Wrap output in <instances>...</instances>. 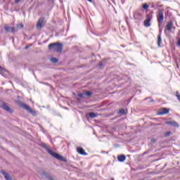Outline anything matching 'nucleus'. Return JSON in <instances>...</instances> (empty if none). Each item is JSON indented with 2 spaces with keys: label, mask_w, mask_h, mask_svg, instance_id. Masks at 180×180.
<instances>
[{
  "label": "nucleus",
  "mask_w": 180,
  "mask_h": 180,
  "mask_svg": "<svg viewBox=\"0 0 180 180\" xmlns=\"http://www.w3.org/2000/svg\"><path fill=\"white\" fill-rule=\"evenodd\" d=\"M125 0H121L122 4H124Z\"/></svg>",
  "instance_id": "obj_31"
},
{
  "label": "nucleus",
  "mask_w": 180,
  "mask_h": 180,
  "mask_svg": "<svg viewBox=\"0 0 180 180\" xmlns=\"http://www.w3.org/2000/svg\"><path fill=\"white\" fill-rule=\"evenodd\" d=\"M177 44H178V46H180V39L178 41Z\"/></svg>",
  "instance_id": "obj_32"
},
{
  "label": "nucleus",
  "mask_w": 180,
  "mask_h": 180,
  "mask_svg": "<svg viewBox=\"0 0 180 180\" xmlns=\"http://www.w3.org/2000/svg\"><path fill=\"white\" fill-rule=\"evenodd\" d=\"M1 174L4 175L6 180H12V177H11L9 174L6 173L5 171H2Z\"/></svg>",
  "instance_id": "obj_13"
},
{
  "label": "nucleus",
  "mask_w": 180,
  "mask_h": 180,
  "mask_svg": "<svg viewBox=\"0 0 180 180\" xmlns=\"http://www.w3.org/2000/svg\"><path fill=\"white\" fill-rule=\"evenodd\" d=\"M157 20L159 26L164 22V10L161 9L158 11Z\"/></svg>",
  "instance_id": "obj_3"
},
{
  "label": "nucleus",
  "mask_w": 180,
  "mask_h": 180,
  "mask_svg": "<svg viewBox=\"0 0 180 180\" xmlns=\"http://www.w3.org/2000/svg\"><path fill=\"white\" fill-rule=\"evenodd\" d=\"M20 1H22V0H15V2L16 4H19V2H20Z\"/></svg>",
  "instance_id": "obj_25"
},
{
  "label": "nucleus",
  "mask_w": 180,
  "mask_h": 180,
  "mask_svg": "<svg viewBox=\"0 0 180 180\" xmlns=\"http://www.w3.org/2000/svg\"><path fill=\"white\" fill-rule=\"evenodd\" d=\"M77 101H79V98H77Z\"/></svg>",
  "instance_id": "obj_36"
},
{
  "label": "nucleus",
  "mask_w": 180,
  "mask_h": 180,
  "mask_svg": "<svg viewBox=\"0 0 180 180\" xmlns=\"http://www.w3.org/2000/svg\"><path fill=\"white\" fill-rule=\"evenodd\" d=\"M51 61L54 64H57V63H58V59H57V58H51Z\"/></svg>",
  "instance_id": "obj_17"
},
{
  "label": "nucleus",
  "mask_w": 180,
  "mask_h": 180,
  "mask_svg": "<svg viewBox=\"0 0 180 180\" xmlns=\"http://www.w3.org/2000/svg\"><path fill=\"white\" fill-rule=\"evenodd\" d=\"M155 6L153 5V6H151V8H155Z\"/></svg>",
  "instance_id": "obj_34"
},
{
  "label": "nucleus",
  "mask_w": 180,
  "mask_h": 180,
  "mask_svg": "<svg viewBox=\"0 0 180 180\" xmlns=\"http://www.w3.org/2000/svg\"><path fill=\"white\" fill-rule=\"evenodd\" d=\"M16 27H17V29H22V27H23V24H22V23L18 24V25H16Z\"/></svg>",
  "instance_id": "obj_21"
},
{
  "label": "nucleus",
  "mask_w": 180,
  "mask_h": 180,
  "mask_svg": "<svg viewBox=\"0 0 180 180\" xmlns=\"http://www.w3.org/2000/svg\"><path fill=\"white\" fill-rule=\"evenodd\" d=\"M117 160L120 162H124V161H126V155H120L117 156Z\"/></svg>",
  "instance_id": "obj_14"
},
{
  "label": "nucleus",
  "mask_w": 180,
  "mask_h": 180,
  "mask_svg": "<svg viewBox=\"0 0 180 180\" xmlns=\"http://www.w3.org/2000/svg\"><path fill=\"white\" fill-rule=\"evenodd\" d=\"M27 49H29V46H26L25 47V50H27Z\"/></svg>",
  "instance_id": "obj_29"
},
{
  "label": "nucleus",
  "mask_w": 180,
  "mask_h": 180,
  "mask_svg": "<svg viewBox=\"0 0 180 180\" xmlns=\"http://www.w3.org/2000/svg\"><path fill=\"white\" fill-rule=\"evenodd\" d=\"M49 50H54L56 53H61L63 51V44L61 43H52L48 46Z\"/></svg>",
  "instance_id": "obj_2"
},
{
  "label": "nucleus",
  "mask_w": 180,
  "mask_h": 180,
  "mask_svg": "<svg viewBox=\"0 0 180 180\" xmlns=\"http://www.w3.org/2000/svg\"><path fill=\"white\" fill-rule=\"evenodd\" d=\"M86 96H92V92L91 91H86Z\"/></svg>",
  "instance_id": "obj_23"
},
{
  "label": "nucleus",
  "mask_w": 180,
  "mask_h": 180,
  "mask_svg": "<svg viewBox=\"0 0 180 180\" xmlns=\"http://www.w3.org/2000/svg\"><path fill=\"white\" fill-rule=\"evenodd\" d=\"M151 141H152V143H155V139H153L151 140Z\"/></svg>",
  "instance_id": "obj_28"
},
{
  "label": "nucleus",
  "mask_w": 180,
  "mask_h": 180,
  "mask_svg": "<svg viewBox=\"0 0 180 180\" xmlns=\"http://www.w3.org/2000/svg\"><path fill=\"white\" fill-rule=\"evenodd\" d=\"M44 22V18H40L37 23V29H41V27H43Z\"/></svg>",
  "instance_id": "obj_8"
},
{
  "label": "nucleus",
  "mask_w": 180,
  "mask_h": 180,
  "mask_svg": "<svg viewBox=\"0 0 180 180\" xmlns=\"http://www.w3.org/2000/svg\"><path fill=\"white\" fill-rule=\"evenodd\" d=\"M169 113V108H161L158 111V115L159 116H164V115H168Z\"/></svg>",
  "instance_id": "obj_6"
},
{
  "label": "nucleus",
  "mask_w": 180,
  "mask_h": 180,
  "mask_svg": "<svg viewBox=\"0 0 180 180\" xmlns=\"http://www.w3.org/2000/svg\"><path fill=\"white\" fill-rule=\"evenodd\" d=\"M39 146L41 147H42V148H44L46 151V153L48 154H50V155H51V157H53V158H56V160H59L60 161H67L65 160L64 158L60 155H58L57 153L51 150V149H50V148H49V146H47V145H46V143H41L39 144Z\"/></svg>",
  "instance_id": "obj_1"
},
{
  "label": "nucleus",
  "mask_w": 180,
  "mask_h": 180,
  "mask_svg": "<svg viewBox=\"0 0 180 180\" xmlns=\"http://www.w3.org/2000/svg\"><path fill=\"white\" fill-rule=\"evenodd\" d=\"M77 151L81 155H88V153H86V152H85V150H84V148H82L81 147H77Z\"/></svg>",
  "instance_id": "obj_11"
},
{
  "label": "nucleus",
  "mask_w": 180,
  "mask_h": 180,
  "mask_svg": "<svg viewBox=\"0 0 180 180\" xmlns=\"http://www.w3.org/2000/svg\"><path fill=\"white\" fill-rule=\"evenodd\" d=\"M1 108L4 110H6V112H8V113H12V109H11V108H9V106H8V104H6V103H2Z\"/></svg>",
  "instance_id": "obj_9"
},
{
  "label": "nucleus",
  "mask_w": 180,
  "mask_h": 180,
  "mask_svg": "<svg viewBox=\"0 0 180 180\" xmlns=\"http://www.w3.org/2000/svg\"><path fill=\"white\" fill-rule=\"evenodd\" d=\"M118 113L120 115H124L125 113L124 109L120 110Z\"/></svg>",
  "instance_id": "obj_22"
},
{
  "label": "nucleus",
  "mask_w": 180,
  "mask_h": 180,
  "mask_svg": "<svg viewBox=\"0 0 180 180\" xmlns=\"http://www.w3.org/2000/svg\"><path fill=\"white\" fill-rule=\"evenodd\" d=\"M22 108H23V109L27 110V112H28V113H30L32 116H37L36 112L32 110V108H30V107L27 104H22Z\"/></svg>",
  "instance_id": "obj_4"
},
{
  "label": "nucleus",
  "mask_w": 180,
  "mask_h": 180,
  "mask_svg": "<svg viewBox=\"0 0 180 180\" xmlns=\"http://www.w3.org/2000/svg\"><path fill=\"white\" fill-rule=\"evenodd\" d=\"M89 2H92V0H87Z\"/></svg>",
  "instance_id": "obj_33"
},
{
  "label": "nucleus",
  "mask_w": 180,
  "mask_h": 180,
  "mask_svg": "<svg viewBox=\"0 0 180 180\" xmlns=\"http://www.w3.org/2000/svg\"><path fill=\"white\" fill-rule=\"evenodd\" d=\"M99 65V67H103V63H102V62H101V63H99V65Z\"/></svg>",
  "instance_id": "obj_26"
},
{
  "label": "nucleus",
  "mask_w": 180,
  "mask_h": 180,
  "mask_svg": "<svg viewBox=\"0 0 180 180\" xmlns=\"http://www.w3.org/2000/svg\"><path fill=\"white\" fill-rule=\"evenodd\" d=\"M174 26V22L172 21H169V22H167L166 29L168 32H171V30L172 29Z\"/></svg>",
  "instance_id": "obj_12"
},
{
  "label": "nucleus",
  "mask_w": 180,
  "mask_h": 180,
  "mask_svg": "<svg viewBox=\"0 0 180 180\" xmlns=\"http://www.w3.org/2000/svg\"><path fill=\"white\" fill-rule=\"evenodd\" d=\"M142 8H143V9H145L146 11H147V9H148V4H144L142 6Z\"/></svg>",
  "instance_id": "obj_20"
},
{
  "label": "nucleus",
  "mask_w": 180,
  "mask_h": 180,
  "mask_svg": "<svg viewBox=\"0 0 180 180\" xmlns=\"http://www.w3.org/2000/svg\"><path fill=\"white\" fill-rule=\"evenodd\" d=\"M89 117H91V118H94V117H96V113H95V112H90V113H89Z\"/></svg>",
  "instance_id": "obj_18"
},
{
  "label": "nucleus",
  "mask_w": 180,
  "mask_h": 180,
  "mask_svg": "<svg viewBox=\"0 0 180 180\" xmlns=\"http://www.w3.org/2000/svg\"><path fill=\"white\" fill-rule=\"evenodd\" d=\"M49 179L50 180H53V177H51V176H49Z\"/></svg>",
  "instance_id": "obj_30"
},
{
  "label": "nucleus",
  "mask_w": 180,
  "mask_h": 180,
  "mask_svg": "<svg viewBox=\"0 0 180 180\" xmlns=\"http://www.w3.org/2000/svg\"><path fill=\"white\" fill-rule=\"evenodd\" d=\"M79 98H82V99L85 98L86 94L85 93H80L79 94Z\"/></svg>",
  "instance_id": "obj_19"
},
{
  "label": "nucleus",
  "mask_w": 180,
  "mask_h": 180,
  "mask_svg": "<svg viewBox=\"0 0 180 180\" xmlns=\"http://www.w3.org/2000/svg\"><path fill=\"white\" fill-rule=\"evenodd\" d=\"M166 124H169V126H172L173 127H179V124L175 121H166Z\"/></svg>",
  "instance_id": "obj_10"
},
{
  "label": "nucleus",
  "mask_w": 180,
  "mask_h": 180,
  "mask_svg": "<svg viewBox=\"0 0 180 180\" xmlns=\"http://www.w3.org/2000/svg\"><path fill=\"white\" fill-rule=\"evenodd\" d=\"M153 19V15L149 13L146 15V20L144 21V27H150L151 26V20Z\"/></svg>",
  "instance_id": "obj_5"
},
{
  "label": "nucleus",
  "mask_w": 180,
  "mask_h": 180,
  "mask_svg": "<svg viewBox=\"0 0 180 180\" xmlns=\"http://www.w3.org/2000/svg\"><path fill=\"white\" fill-rule=\"evenodd\" d=\"M169 136H171V131H167L165 133V136L168 137Z\"/></svg>",
  "instance_id": "obj_24"
},
{
  "label": "nucleus",
  "mask_w": 180,
  "mask_h": 180,
  "mask_svg": "<svg viewBox=\"0 0 180 180\" xmlns=\"http://www.w3.org/2000/svg\"><path fill=\"white\" fill-rule=\"evenodd\" d=\"M0 71H4V68H2L1 66H0Z\"/></svg>",
  "instance_id": "obj_27"
},
{
  "label": "nucleus",
  "mask_w": 180,
  "mask_h": 180,
  "mask_svg": "<svg viewBox=\"0 0 180 180\" xmlns=\"http://www.w3.org/2000/svg\"><path fill=\"white\" fill-rule=\"evenodd\" d=\"M4 30H5L6 32H11V33H15V28L11 27H9V26H5V27H4Z\"/></svg>",
  "instance_id": "obj_16"
},
{
  "label": "nucleus",
  "mask_w": 180,
  "mask_h": 180,
  "mask_svg": "<svg viewBox=\"0 0 180 180\" xmlns=\"http://www.w3.org/2000/svg\"><path fill=\"white\" fill-rule=\"evenodd\" d=\"M111 180H115V179L112 178V179H111Z\"/></svg>",
  "instance_id": "obj_35"
},
{
  "label": "nucleus",
  "mask_w": 180,
  "mask_h": 180,
  "mask_svg": "<svg viewBox=\"0 0 180 180\" xmlns=\"http://www.w3.org/2000/svg\"><path fill=\"white\" fill-rule=\"evenodd\" d=\"M162 41V39L161 38V30H160V34L158 36V47H161Z\"/></svg>",
  "instance_id": "obj_15"
},
{
  "label": "nucleus",
  "mask_w": 180,
  "mask_h": 180,
  "mask_svg": "<svg viewBox=\"0 0 180 180\" xmlns=\"http://www.w3.org/2000/svg\"><path fill=\"white\" fill-rule=\"evenodd\" d=\"M134 19H136V20H143V19H144V15H143V13H140V12H135L134 13Z\"/></svg>",
  "instance_id": "obj_7"
}]
</instances>
